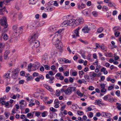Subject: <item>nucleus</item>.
<instances>
[{"mask_svg": "<svg viewBox=\"0 0 121 121\" xmlns=\"http://www.w3.org/2000/svg\"><path fill=\"white\" fill-rule=\"evenodd\" d=\"M84 14L86 16H88L90 15V12L87 9L85 10L83 12Z\"/></svg>", "mask_w": 121, "mask_h": 121, "instance_id": "nucleus-15", "label": "nucleus"}, {"mask_svg": "<svg viewBox=\"0 0 121 121\" xmlns=\"http://www.w3.org/2000/svg\"><path fill=\"white\" fill-rule=\"evenodd\" d=\"M85 4L82 3L81 5H78V8L79 9H81L84 8L85 7Z\"/></svg>", "mask_w": 121, "mask_h": 121, "instance_id": "nucleus-21", "label": "nucleus"}, {"mask_svg": "<svg viewBox=\"0 0 121 121\" xmlns=\"http://www.w3.org/2000/svg\"><path fill=\"white\" fill-rule=\"evenodd\" d=\"M78 114L80 116L82 115L84 113L83 112L81 111H78Z\"/></svg>", "mask_w": 121, "mask_h": 121, "instance_id": "nucleus-32", "label": "nucleus"}, {"mask_svg": "<svg viewBox=\"0 0 121 121\" xmlns=\"http://www.w3.org/2000/svg\"><path fill=\"white\" fill-rule=\"evenodd\" d=\"M32 77L31 76H29L28 77H27V81H29L32 80Z\"/></svg>", "mask_w": 121, "mask_h": 121, "instance_id": "nucleus-54", "label": "nucleus"}, {"mask_svg": "<svg viewBox=\"0 0 121 121\" xmlns=\"http://www.w3.org/2000/svg\"><path fill=\"white\" fill-rule=\"evenodd\" d=\"M50 110L52 112H55L57 110L53 107L50 108Z\"/></svg>", "mask_w": 121, "mask_h": 121, "instance_id": "nucleus-49", "label": "nucleus"}, {"mask_svg": "<svg viewBox=\"0 0 121 121\" xmlns=\"http://www.w3.org/2000/svg\"><path fill=\"white\" fill-rule=\"evenodd\" d=\"M48 59V57L44 56H43V58L42 60V63H45L46 62V60Z\"/></svg>", "mask_w": 121, "mask_h": 121, "instance_id": "nucleus-19", "label": "nucleus"}, {"mask_svg": "<svg viewBox=\"0 0 121 121\" xmlns=\"http://www.w3.org/2000/svg\"><path fill=\"white\" fill-rule=\"evenodd\" d=\"M25 101L24 100H22L20 102V104H21L20 106V107L21 108H23L25 106H23V105L24 104V102H25Z\"/></svg>", "mask_w": 121, "mask_h": 121, "instance_id": "nucleus-22", "label": "nucleus"}, {"mask_svg": "<svg viewBox=\"0 0 121 121\" xmlns=\"http://www.w3.org/2000/svg\"><path fill=\"white\" fill-rule=\"evenodd\" d=\"M84 77L86 80L90 79L89 75H88L87 74L85 75L84 76Z\"/></svg>", "mask_w": 121, "mask_h": 121, "instance_id": "nucleus-35", "label": "nucleus"}, {"mask_svg": "<svg viewBox=\"0 0 121 121\" xmlns=\"http://www.w3.org/2000/svg\"><path fill=\"white\" fill-rule=\"evenodd\" d=\"M114 88V87L113 86H108V90H110L113 88Z\"/></svg>", "mask_w": 121, "mask_h": 121, "instance_id": "nucleus-44", "label": "nucleus"}, {"mask_svg": "<svg viewBox=\"0 0 121 121\" xmlns=\"http://www.w3.org/2000/svg\"><path fill=\"white\" fill-rule=\"evenodd\" d=\"M79 40L80 41L84 43L85 44H87L88 43V42L86 41H83L82 39H79Z\"/></svg>", "mask_w": 121, "mask_h": 121, "instance_id": "nucleus-37", "label": "nucleus"}, {"mask_svg": "<svg viewBox=\"0 0 121 121\" xmlns=\"http://www.w3.org/2000/svg\"><path fill=\"white\" fill-rule=\"evenodd\" d=\"M77 93L79 96L81 97L82 96H83V94L82 93H81L80 91H78L77 92Z\"/></svg>", "mask_w": 121, "mask_h": 121, "instance_id": "nucleus-33", "label": "nucleus"}, {"mask_svg": "<svg viewBox=\"0 0 121 121\" xmlns=\"http://www.w3.org/2000/svg\"><path fill=\"white\" fill-rule=\"evenodd\" d=\"M32 67V65H31V64H30V65H29L28 67V69L29 71H31L29 69H30Z\"/></svg>", "mask_w": 121, "mask_h": 121, "instance_id": "nucleus-48", "label": "nucleus"}, {"mask_svg": "<svg viewBox=\"0 0 121 121\" xmlns=\"http://www.w3.org/2000/svg\"><path fill=\"white\" fill-rule=\"evenodd\" d=\"M92 14L93 16L95 17H97L98 15L97 13L95 11H94L92 12Z\"/></svg>", "mask_w": 121, "mask_h": 121, "instance_id": "nucleus-31", "label": "nucleus"}, {"mask_svg": "<svg viewBox=\"0 0 121 121\" xmlns=\"http://www.w3.org/2000/svg\"><path fill=\"white\" fill-rule=\"evenodd\" d=\"M108 95H106V100H108L109 101L111 102H116V101L117 100L115 98H113L111 97V98H110L109 99H108Z\"/></svg>", "mask_w": 121, "mask_h": 121, "instance_id": "nucleus-13", "label": "nucleus"}, {"mask_svg": "<svg viewBox=\"0 0 121 121\" xmlns=\"http://www.w3.org/2000/svg\"><path fill=\"white\" fill-rule=\"evenodd\" d=\"M53 4L54 6H58V4L57 3V1H54V3H53Z\"/></svg>", "mask_w": 121, "mask_h": 121, "instance_id": "nucleus-56", "label": "nucleus"}, {"mask_svg": "<svg viewBox=\"0 0 121 121\" xmlns=\"http://www.w3.org/2000/svg\"><path fill=\"white\" fill-rule=\"evenodd\" d=\"M120 34V33L119 32L117 31L115 32V35L116 37H117Z\"/></svg>", "mask_w": 121, "mask_h": 121, "instance_id": "nucleus-43", "label": "nucleus"}, {"mask_svg": "<svg viewBox=\"0 0 121 121\" xmlns=\"http://www.w3.org/2000/svg\"><path fill=\"white\" fill-rule=\"evenodd\" d=\"M15 8L18 10L19 9V5L18 3H17L15 5Z\"/></svg>", "mask_w": 121, "mask_h": 121, "instance_id": "nucleus-40", "label": "nucleus"}, {"mask_svg": "<svg viewBox=\"0 0 121 121\" xmlns=\"http://www.w3.org/2000/svg\"><path fill=\"white\" fill-rule=\"evenodd\" d=\"M56 95L57 96H59L60 94V90H57L56 91Z\"/></svg>", "mask_w": 121, "mask_h": 121, "instance_id": "nucleus-29", "label": "nucleus"}, {"mask_svg": "<svg viewBox=\"0 0 121 121\" xmlns=\"http://www.w3.org/2000/svg\"><path fill=\"white\" fill-rule=\"evenodd\" d=\"M94 89V87L92 86H90L89 87V90H93Z\"/></svg>", "mask_w": 121, "mask_h": 121, "instance_id": "nucleus-61", "label": "nucleus"}, {"mask_svg": "<svg viewBox=\"0 0 121 121\" xmlns=\"http://www.w3.org/2000/svg\"><path fill=\"white\" fill-rule=\"evenodd\" d=\"M38 75V73L36 72H34L33 74V76L34 77H36Z\"/></svg>", "mask_w": 121, "mask_h": 121, "instance_id": "nucleus-52", "label": "nucleus"}, {"mask_svg": "<svg viewBox=\"0 0 121 121\" xmlns=\"http://www.w3.org/2000/svg\"><path fill=\"white\" fill-rule=\"evenodd\" d=\"M79 29L80 28L79 27L74 30V34L75 35L76 37L79 36L78 34V31Z\"/></svg>", "mask_w": 121, "mask_h": 121, "instance_id": "nucleus-17", "label": "nucleus"}, {"mask_svg": "<svg viewBox=\"0 0 121 121\" xmlns=\"http://www.w3.org/2000/svg\"><path fill=\"white\" fill-rule=\"evenodd\" d=\"M3 77L5 78H9L10 77V73H9L7 72L5 73Z\"/></svg>", "mask_w": 121, "mask_h": 121, "instance_id": "nucleus-18", "label": "nucleus"}, {"mask_svg": "<svg viewBox=\"0 0 121 121\" xmlns=\"http://www.w3.org/2000/svg\"><path fill=\"white\" fill-rule=\"evenodd\" d=\"M47 113L46 111H44L42 113V116L43 117H45L46 116V114Z\"/></svg>", "mask_w": 121, "mask_h": 121, "instance_id": "nucleus-39", "label": "nucleus"}, {"mask_svg": "<svg viewBox=\"0 0 121 121\" xmlns=\"http://www.w3.org/2000/svg\"><path fill=\"white\" fill-rule=\"evenodd\" d=\"M39 66V63L38 62H35L34 64L33 67L35 68V70L37 68L38 69Z\"/></svg>", "mask_w": 121, "mask_h": 121, "instance_id": "nucleus-16", "label": "nucleus"}, {"mask_svg": "<svg viewBox=\"0 0 121 121\" xmlns=\"http://www.w3.org/2000/svg\"><path fill=\"white\" fill-rule=\"evenodd\" d=\"M36 24L35 22H34L32 24L30 25V27L31 29H33L34 28H35L36 27L35 25Z\"/></svg>", "mask_w": 121, "mask_h": 121, "instance_id": "nucleus-23", "label": "nucleus"}, {"mask_svg": "<svg viewBox=\"0 0 121 121\" xmlns=\"http://www.w3.org/2000/svg\"><path fill=\"white\" fill-rule=\"evenodd\" d=\"M112 56V54L111 52H106V56L111 57Z\"/></svg>", "mask_w": 121, "mask_h": 121, "instance_id": "nucleus-26", "label": "nucleus"}, {"mask_svg": "<svg viewBox=\"0 0 121 121\" xmlns=\"http://www.w3.org/2000/svg\"><path fill=\"white\" fill-rule=\"evenodd\" d=\"M13 72V73L12 74V76L13 77H16L17 76L18 73L14 72Z\"/></svg>", "mask_w": 121, "mask_h": 121, "instance_id": "nucleus-42", "label": "nucleus"}, {"mask_svg": "<svg viewBox=\"0 0 121 121\" xmlns=\"http://www.w3.org/2000/svg\"><path fill=\"white\" fill-rule=\"evenodd\" d=\"M108 5L110 7H112L113 6V4H112V3L111 2L109 3H108Z\"/></svg>", "mask_w": 121, "mask_h": 121, "instance_id": "nucleus-59", "label": "nucleus"}, {"mask_svg": "<svg viewBox=\"0 0 121 121\" xmlns=\"http://www.w3.org/2000/svg\"><path fill=\"white\" fill-rule=\"evenodd\" d=\"M10 89V87H7L6 88L5 91L6 92H8Z\"/></svg>", "mask_w": 121, "mask_h": 121, "instance_id": "nucleus-41", "label": "nucleus"}, {"mask_svg": "<svg viewBox=\"0 0 121 121\" xmlns=\"http://www.w3.org/2000/svg\"><path fill=\"white\" fill-rule=\"evenodd\" d=\"M60 36V35H56L53 38L52 41L54 43H55V47L58 49H61L63 45L62 43L58 39L59 37Z\"/></svg>", "mask_w": 121, "mask_h": 121, "instance_id": "nucleus-2", "label": "nucleus"}, {"mask_svg": "<svg viewBox=\"0 0 121 121\" xmlns=\"http://www.w3.org/2000/svg\"><path fill=\"white\" fill-rule=\"evenodd\" d=\"M120 29V27L118 26H115L113 28V30L114 31H115Z\"/></svg>", "mask_w": 121, "mask_h": 121, "instance_id": "nucleus-25", "label": "nucleus"}, {"mask_svg": "<svg viewBox=\"0 0 121 121\" xmlns=\"http://www.w3.org/2000/svg\"><path fill=\"white\" fill-rule=\"evenodd\" d=\"M100 101L99 100H96L94 104H99L100 103Z\"/></svg>", "mask_w": 121, "mask_h": 121, "instance_id": "nucleus-36", "label": "nucleus"}, {"mask_svg": "<svg viewBox=\"0 0 121 121\" xmlns=\"http://www.w3.org/2000/svg\"><path fill=\"white\" fill-rule=\"evenodd\" d=\"M50 79L49 80V82L51 83H53V80L54 79V78L53 77L51 76L50 77Z\"/></svg>", "mask_w": 121, "mask_h": 121, "instance_id": "nucleus-30", "label": "nucleus"}, {"mask_svg": "<svg viewBox=\"0 0 121 121\" xmlns=\"http://www.w3.org/2000/svg\"><path fill=\"white\" fill-rule=\"evenodd\" d=\"M105 85L104 84H100V86L101 88V92L104 93L106 91V89L105 88Z\"/></svg>", "mask_w": 121, "mask_h": 121, "instance_id": "nucleus-11", "label": "nucleus"}, {"mask_svg": "<svg viewBox=\"0 0 121 121\" xmlns=\"http://www.w3.org/2000/svg\"><path fill=\"white\" fill-rule=\"evenodd\" d=\"M75 20L71 19L65 21L62 23L61 26L62 27H65L68 26H73V24L75 23Z\"/></svg>", "mask_w": 121, "mask_h": 121, "instance_id": "nucleus-4", "label": "nucleus"}, {"mask_svg": "<svg viewBox=\"0 0 121 121\" xmlns=\"http://www.w3.org/2000/svg\"><path fill=\"white\" fill-rule=\"evenodd\" d=\"M45 69L46 70H49L50 68V67L48 65H45L44 66Z\"/></svg>", "mask_w": 121, "mask_h": 121, "instance_id": "nucleus-57", "label": "nucleus"}, {"mask_svg": "<svg viewBox=\"0 0 121 121\" xmlns=\"http://www.w3.org/2000/svg\"><path fill=\"white\" fill-rule=\"evenodd\" d=\"M76 87H69L65 90L64 92L67 95H70L73 91H75Z\"/></svg>", "mask_w": 121, "mask_h": 121, "instance_id": "nucleus-6", "label": "nucleus"}, {"mask_svg": "<svg viewBox=\"0 0 121 121\" xmlns=\"http://www.w3.org/2000/svg\"><path fill=\"white\" fill-rule=\"evenodd\" d=\"M84 72L82 70L81 71H79V75H82L84 74Z\"/></svg>", "mask_w": 121, "mask_h": 121, "instance_id": "nucleus-60", "label": "nucleus"}, {"mask_svg": "<svg viewBox=\"0 0 121 121\" xmlns=\"http://www.w3.org/2000/svg\"><path fill=\"white\" fill-rule=\"evenodd\" d=\"M55 8L53 7H51L50 6H48L47 7L45 8V9H46L47 11H51L54 10Z\"/></svg>", "mask_w": 121, "mask_h": 121, "instance_id": "nucleus-14", "label": "nucleus"}, {"mask_svg": "<svg viewBox=\"0 0 121 121\" xmlns=\"http://www.w3.org/2000/svg\"><path fill=\"white\" fill-rule=\"evenodd\" d=\"M84 22V20L82 17H78L75 20V23H73V27L82 24Z\"/></svg>", "mask_w": 121, "mask_h": 121, "instance_id": "nucleus-5", "label": "nucleus"}, {"mask_svg": "<svg viewBox=\"0 0 121 121\" xmlns=\"http://www.w3.org/2000/svg\"><path fill=\"white\" fill-rule=\"evenodd\" d=\"M116 95L118 96H120V91L119 90L117 91L116 92Z\"/></svg>", "mask_w": 121, "mask_h": 121, "instance_id": "nucleus-38", "label": "nucleus"}, {"mask_svg": "<svg viewBox=\"0 0 121 121\" xmlns=\"http://www.w3.org/2000/svg\"><path fill=\"white\" fill-rule=\"evenodd\" d=\"M103 30V28L102 27L99 28L97 30V32L99 33H100Z\"/></svg>", "mask_w": 121, "mask_h": 121, "instance_id": "nucleus-28", "label": "nucleus"}, {"mask_svg": "<svg viewBox=\"0 0 121 121\" xmlns=\"http://www.w3.org/2000/svg\"><path fill=\"white\" fill-rule=\"evenodd\" d=\"M93 114L92 112H90L89 114L88 117H90L91 118L93 117Z\"/></svg>", "mask_w": 121, "mask_h": 121, "instance_id": "nucleus-45", "label": "nucleus"}, {"mask_svg": "<svg viewBox=\"0 0 121 121\" xmlns=\"http://www.w3.org/2000/svg\"><path fill=\"white\" fill-rule=\"evenodd\" d=\"M56 69V67L54 65H52L51 67V69L52 70H54Z\"/></svg>", "mask_w": 121, "mask_h": 121, "instance_id": "nucleus-64", "label": "nucleus"}, {"mask_svg": "<svg viewBox=\"0 0 121 121\" xmlns=\"http://www.w3.org/2000/svg\"><path fill=\"white\" fill-rule=\"evenodd\" d=\"M4 114L6 117L7 118L10 115V114L9 113L5 112L4 113Z\"/></svg>", "mask_w": 121, "mask_h": 121, "instance_id": "nucleus-58", "label": "nucleus"}, {"mask_svg": "<svg viewBox=\"0 0 121 121\" xmlns=\"http://www.w3.org/2000/svg\"><path fill=\"white\" fill-rule=\"evenodd\" d=\"M40 113L39 112H37L35 113V115L36 116L38 117L40 115Z\"/></svg>", "mask_w": 121, "mask_h": 121, "instance_id": "nucleus-55", "label": "nucleus"}, {"mask_svg": "<svg viewBox=\"0 0 121 121\" xmlns=\"http://www.w3.org/2000/svg\"><path fill=\"white\" fill-rule=\"evenodd\" d=\"M13 35L14 37H17L22 33V28L21 27L18 28L17 26H13Z\"/></svg>", "mask_w": 121, "mask_h": 121, "instance_id": "nucleus-3", "label": "nucleus"}, {"mask_svg": "<svg viewBox=\"0 0 121 121\" xmlns=\"http://www.w3.org/2000/svg\"><path fill=\"white\" fill-rule=\"evenodd\" d=\"M90 30V28L87 26H85L82 30V31L84 33H87Z\"/></svg>", "mask_w": 121, "mask_h": 121, "instance_id": "nucleus-10", "label": "nucleus"}, {"mask_svg": "<svg viewBox=\"0 0 121 121\" xmlns=\"http://www.w3.org/2000/svg\"><path fill=\"white\" fill-rule=\"evenodd\" d=\"M38 0H30V4H35Z\"/></svg>", "mask_w": 121, "mask_h": 121, "instance_id": "nucleus-27", "label": "nucleus"}, {"mask_svg": "<svg viewBox=\"0 0 121 121\" xmlns=\"http://www.w3.org/2000/svg\"><path fill=\"white\" fill-rule=\"evenodd\" d=\"M43 86H44L47 89H48V88H49V86L47 84H43Z\"/></svg>", "mask_w": 121, "mask_h": 121, "instance_id": "nucleus-62", "label": "nucleus"}, {"mask_svg": "<svg viewBox=\"0 0 121 121\" xmlns=\"http://www.w3.org/2000/svg\"><path fill=\"white\" fill-rule=\"evenodd\" d=\"M112 115L110 114L106 113V118L110 117Z\"/></svg>", "mask_w": 121, "mask_h": 121, "instance_id": "nucleus-53", "label": "nucleus"}, {"mask_svg": "<svg viewBox=\"0 0 121 121\" xmlns=\"http://www.w3.org/2000/svg\"><path fill=\"white\" fill-rule=\"evenodd\" d=\"M114 57V60H118L119 58V57L116 55L115 54V55Z\"/></svg>", "mask_w": 121, "mask_h": 121, "instance_id": "nucleus-50", "label": "nucleus"}, {"mask_svg": "<svg viewBox=\"0 0 121 121\" xmlns=\"http://www.w3.org/2000/svg\"><path fill=\"white\" fill-rule=\"evenodd\" d=\"M89 75L90 79H91L92 80H94V78L96 77V73H95L94 72H91L90 73Z\"/></svg>", "mask_w": 121, "mask_h": 121, "instance_id": "nucleus-9", "label": "nucleus"}, {"mask_svg": "<svg viewBox=\"0 0 121 121\" xmlns=\"http://www.w3.org/2000/svg\"><path fill=\"white\" fill-rule=\"evenodd\" d=\"M64 62L66 63H71V61L70 60H69L68 59L65 60Z\"/></svg>", "mask_w": 121, "mask_h": 121, "instance_id": "nucleus-46", "label": "nucleus"}, {"mask_svg": "<svg viewBox=\"0 0 121 121\" xmlns=\"http://www.w3.org/2000/svg\"><path fill=\"white\" fill-rule=\"evenodd\" d=\"M4 44L2 43H0V48L4 49Z\"/></svg>", "mask_w": 121, "mask_h": 121, "instance_id": "nucleus-34", "label": "nucleus"}, {"mask_svg": "<svg viewBox=\"0 0 121 121\" xmlns=\"http://www.w3.org/2000/svg\"><path fill=\"white\" fill-rule=\"evenodd\" d=\"M48 30L51 32H53L56 30V28L54 26L50 27L48 29Z\"/></svg>", "mask_w": 121, "mask_h": 121, "instance_id": "nucleus-20", "label": "nucleus"}, {"mask_svg": "<svg viewBox=\"0 0 121 121\" xmlns=\"http://www.w3.org/2000/svg\"><path fill=\"white\" fill-rule=\"evenodd\" d=\"M1 20H2V23H3V25L4 26V28L3 29V31L2 33V34L3 35L4 34L3 33V32H5V28H6L8 26V25L7 22V20L4 17H3L2 19H1Z\"/></svg>", "mask_w": 121, "mask_h": 121, "instance_id": "nucleus-7", "label": "nucleus"}, {"mask_svg": "<svg viewBox=\"0 0 121 121\" xmlns=\"http://www.w3.org/2000/svg\"><path fill=\"white\" fill-rule=\"evenodd\" d=\"M47 90L51 92H52L53 91L52 89L50 86H49V88H48Z\"/></svg>", "mask_w": 121, "mask_h": 121, "instance_id": "nucleus-63", "label": "nucleus"}, {"mask_svg": "<svg viewBox=\"0 0 121 121\" xmlns=\"http://www.w3.org/2000/svg\"><path fill=\"white\" fill-rule=\"evenodd\" d=\"M38 37L37 34H35L31 36V38L29 40L32 48H36L39 45V41L36 40Z\"/></svg>", "mask_w": 121, "mask_h": 121, "instance_id": "nucleus-1", "label": "nucleus"}, {"mask_svg": "<svg viewBox=\"0 0 121 121\" xmlns=\"http://www.w3.org/2000/svg\"><path fill=\"white\" fill-rule=\"evenodd\" d=\"M72 75L74 76H77V73L76 72H73L72 73Z\"/></svg>", "mask_w": 121, "mask_h": 121, "instance_id": "nucleus-47", "label": "nucleus"}, {"mask_svg": "<svg viewBox=\"0 0 121 121\" xmlns=\"http://www.w3.org/2000/svg\"><path fill=\"white\" fill-rule=\"evenodd\" d=\"M3 39L5 40H7L8 39V37L6 34H4L3 37Z\"/></svg>", "mask_w": 121, "mask_h": 121, "instance_id": "nucleus-24", "label": "nucleus"}, {"mask_svg": "<svg viewBox=\"0 0 121 121\" xmlns=\"http://www.w3.org/2000/svg\"><path fill=\"white\" fill-rule=\"evenodd\" d=\"M117 12L116 10H114L112 14L113 16H115L117 14Z\"/></svg>", "mask_w": 121, "mask_h": 121, "instance_id": "nucleus-51", "label": "nucleus"}, {"mask_svg": "<svg viewBox=\"0 0 121 121\" xmlns=\"http://www.w3.org/2000/svg\"><path fill=\"white\" fill-rule=\"evenodd\" d=\"M10 53V51L9 50H7L5 51L4 54V57L5 60H8L9 58V55Z\"/></svg>", "mask_w": 121, "mask_h": 121, "instance_id": "nucleus-8", "label": "nucleus"}, {"mask_svg": "<svg viewBox=\"0 0 121 121\" xmlns=\"http://www.w3.org/2000/svg\"><path fill=\"white\" fill-rule=\"evenodd\" d=\"M9 2V0H4L3 1L0 2V7H1L4 4L6 5L7 3Z\"/></svg>", "mask_w": 121, "mask_h": 121, "instance_id": "nucleus-12", "label": "nucleus"}]
</instances>
